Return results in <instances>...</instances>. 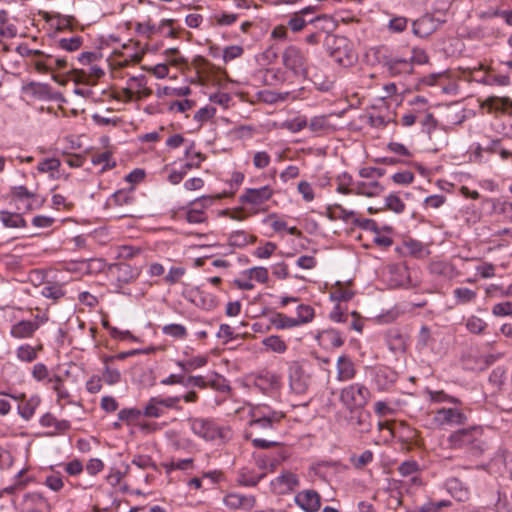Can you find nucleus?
I'll use <instances>...</instances> for the list:
<instances>
[{"instance_id":"nucleus-7","label":"nucleus","mask_w":512,"mask_h":512,"mask_svg":"<svg viewBox=\"0 0 512 512\" xmlns=\"http://www.w3.org/2000/svg\"><path fill=\"white\" fill-rule=\"evenodd\" d=\"M151 94L152 90L147 86V78L144 75L129 77L126 87L120 91L121 99L126 102L143 100Z\"/></svg>"},{"instance_id":"nucleus-49","label":"nucleus","mask_w":512,"mask_h":512,"mask_svg":"<svg viewBox=\"0 0 512 512\" xmlns=\"http://www.w3.org/2000/svg\"><path fill=\"white\" fill-rule=\"evenodd\" d=\"M16 357L21 362L31 363L37 359V348L30 344H22L16 349Z\"/></svg>"},{"instance_id":"nucleus-23","label":"nucleus","mask_w":512,"mask_h":512,"mask_svg":"<svg viewBox=\"0 0 512 512\" xmlns=\"http://www.w3.org/2000/svg\"><path fill=\"white\" fill-rule=\"evenodd\" d=\"M316 340L325 349L338 348L344 344V338L341 333L332 328L319 331L316 335Z\"/></svg>"},{"instance_id":"nucleus-52","label":"nucleus","mask_w":512,"mask_h":512,"mask_svg":"<svg viewBox=\"0 0 512 512\" xmlns=\"http://www.w3.org/2000/svg\"><path fill=\"white\" fill-rule=\"evenodd\" d=\"M112 359H113L112 357H107L104 359L105 366H104L102 378H103L104 382L108 385H115L118 382H120V380H121L120 371L116 368H111L110 366L107 365L108 361H110Z\"/></svg>"},{"instance_id":"nucleus-27","label":"nucleus","mask_w":512,"mask_h":512,"mask_svg":"<svg viewBox=\"0 0 512 512\" xmlns=\"http://www.w3.org/2000/svg\"><path fill=\"white\" fill-rule=\"evenodd\" d=\"M224 504L231 509L249 510L255 505L254 496H244L238 493H229L224 497Z\"/></svg>"},{"instance_id":"nucleus-28","label":"nucleus","mask_w":512,"mask_h":512,"mask_svg":"<svg viewBox=\"0 0 512 512\" xmlns=\"http://www.w3.org/2000/svg\"><path fill=\"white\" fill-rule=\"evenodd\" d=\"M336 368L337 380L340 382L350 381L356 375L355 365L347 355H342L338 358Z\"/></svg>"},{"instance_id":"nucleus-29","label":"nucleus","mask_w":512,"mask_h":512,"mask_svg":"<svg viewBox=\"0 0 512 512\" xmlns=\"http://www.w3.org/2000/svg\"><path fill=\"white\" fill-rule=\"evenodd\" d=\"M0 222L5 228L18 229L26 228L27 222L19 212H11L8 210L0 211Z\"/></svg>"},{"instance_id":"nucleus-60","label":"nucleus","mask_w":512,"mask_h":512,"mask_svg":"<svg viewBox=\"0 0 512 512\" xmlns=\"http://www.w3.org/2000/svg\"><path fill=\"white\" fill-rule=\"evenodd\" d=\"M314 318V309L309 305L301 304L297 307V317L294 318L297 322V326L305 323H309Z\"/></svg>"},{"instance_id":"nucleus-45","label":"nucleus","mask_w":512,"mask_h":512,"mask_svg":"<svg viewBox=\"0 0 512 512\" xmlns=\"http://www.w3.org/2000/svg\"><path fill=\"white\" fill-rule=\"evenodd\" d=\"M328 211L330 213L331 218L340 219L345 222L353 223V220L357 218L356 213L354 211L347 210L340 204H335L329 207Z\"/></svg>"},{"instance_id":"nucleus-3","label":"nucleus","mask_w":512,"mask_h":512,"mask_svg":"<svg viewBox=\"0 0 512 512\" xmlns=\"http://www.w3.org/2000/svg\"><path fill=\"white\" fill-rule=\"evenodd\" d=\"M482 436L483 428L472 426L454 431L449 435L447 441L452 449L471 447L473 450H482Z\"/></svg>"},{"instance_id":"nucleus-1","label":"nucleus","mask_w":512,"mask_h":512,"mask_svg":"<svg viewBox=\"0 0 512 512\" xmlns=\"http://www.w3.org/2000/svg\"><path fill=\"white\" fill-rule=\"evenodd\" d=\"M250 420L246 438L250 439L252 445L258 449H269L278 446L277 441L259 437V435H270L278 429L284 418V413L276 411L267 405H256L250 409Z\"/></svg>"},{"instance_id":"nucleus-15","label":"nucleus","mask_w":512,"mask_h":512,"mask_svg":"<svg viewBox=\"0 0 512 512\" xmlns=\"http://www.w3.org/2000/svg\"><path fill=\"white\" fill-rule=\"evenodd\" d=\"M214 202L211 196H202L190 203L186 212V220L191 224L203 223L207 220L205 209L210 207Z\"/></svg>"},{"instance_id":"nucleus-35","label":"nucleus","mask_w":512,"mask_h":512,"mask_svg":"<svg viewBox=\"0 0 512 512\" xmlns=\"http://www.w3.org/2000/svg\"><path fill=\"white\" fill-rule=\"evenodd\" d=\"M386 343L392 352L404 351L406 347L405 337L396 329L391 328L385 335Z\"/></svg>"},{"instance_id":"nucleus-22","label":"nucleus","mask_w":512,"mask_h":512,"mask_svg":"<svg viewBox=\"0 0 512 512\" xmlns=\"http://www.w3.org/2000/svg\"><path fill=\"white\" fill-rule=\"evenodd\" d=\"M22 507L25 512H43L49 508L47 499L39 492L24 495Z\"/></svg>"},{"instance_id":"nucleus-33","label":"nucleus","mask_w":512,"mask_h":512,"mask_svg":"<svg viewBox=\"0 0 512 512\" xmlns=\"http://www.w3.org/2000/svg\"><path fill=\"white\" fill-rule=\"evenodd\" d=\"M494 18H502L505 24L512 27V9L503 10L499 7H489L487 11L479 13L480 21H488Z\"/></svg>"},{"instance_id":"nucleus-38","label":"nucleus","mask_w":512,"mask_h":512,"mask_svg":"<svg viewBox=\"0 0 512 512\" xmlns=\"http://www.w3.org/2000/svg\"><path fill=\"white\" fill-rule=\"evenodd\" d=\"M142 413L148 418H160L165 414L163 405H161L160 396L151 397L145 406Z\"/></svg>"},{"instance_id":"nucleus-31","label":"nucleus","mask_w":512,"mask_h":512,"mask_svg":"<svg viewBox=\"0 0 512 512\" xmlns=\"http://www.w3.org/2000/svg\"><path fill=\"white\" fill-rule=\"evenodd\" d=\"M265 476L266 472H256L253 468L243 467L238 472L237 482L243 486H255Z\"/></svg>"},{"instance_id":"nucleus-11","label":"nucleus","mask_w":512,"mask_h":512,"mask_svg":"<svg viewBox=\"0 0 512 512\" xmlns=\"http://www.w3.org/2000/svg\"><path fill=\"white\" fill-rule=\"evenodd\" d=\"M26 55L33 57L34 66L38 72H48L54 69L67 67V60L64 57L45 55L40 50L26 49Z\"/></svg>"},{"instance_id":"nucleus-47","label":"nucleus","mask_w":512,"mask_h":512,"mask_svg":"<svg viewBox=\"0 0 512 512\" xmlns=\"http://www.w3.org/2000/svg\"><path fill=\"white\" fill-rule=\"evenodd\" d=\"M242 276L265 284L269 280L268 269L262 266L252 267L242 272Z\"/></svg>"},{"instance_id":"nucleus-30","label":"nucleus","mask_w":512,"mask_h":512,"mask_svg":"<svg viewBox=\"0 0 512 512\" xmlns=\"http://www.w3.org/2000/svg\"><path fill=\"white\" fill-rule=\"evenodd\" d=\"M397 378V373L389 367H380L375 373V382L381 390L389 389Z\"/></svg>"},{"instance_id":"nucleus-41","label":"nucleus","mask_w":512,"mask_h":512,"mask_svg":"<svg viewBox=\"0 0 512 512\" xmlns=\"http://www.w3.org/2000/svg\"><path fill=\"white\" fill-rule=\"evenodd\" d=\"M228 241L230 246L243 248L248 244L254 243L256 237L246 231L238 230L230 234Z\"/></svg>"},{"instance_id":"nucleus-34","label":"nucleus","mask_w":512,"mask_h":512,"mask_svg":"<svg viewBox=\"0 0 512 512\" xmlns=\"http://www.w3.org/2000/svg\"><path fill=\"white\" fill-rule=\"evenodd\" d=\"M40 424L43 427H54L55 431L51 433L52 435L63 433L70 429L71 424L67 420H58L53 414L51 413H45L40 418Z\"/></svg>"},{"instance_id":"nucleus-42","label":"nucleus","mask_w":512,"mask_h":512,"mask_svg":"<svg viewBox=\"0 0 512 512\" xmlns=\"http://www.w3.org/2000/svg\"><path fill=\"white\" fill-rule=\"evenodd\" d=\"M353 296L354 292L349 287V284H342L341 282H336L330 292L331 299L338 302H347L351 300Z\"/></svg>"},{"instance_id":"nucleus-18","label":"nucleus","mask_w":512,"mask_h":512,"mask_svg":"<svg viewBox=\"0 0 512 512\" xmlns=\"http://www.w3.org/2000/svg\"><path fill=\"white\" fill-rule=\"evenodd\" d=\"M441 24L442 21L433 15L425 14L413 22L412 31L416 36L424 38L435 32Z\"/></svg>"},{"instance_id":"nucleus-61","label":"nucleus","mask_w":512,"mask_h":512,"mask_svg":"<svg viewBox=\"0 0 512 512\" xmlns=\"http://www.w3.org/2000/svg\"><path fill=\"white\" fill-rule=\"evenodd\" d=\"M104 75V71L98 66H90L88 70H81L79 79L89 84H93L97 79Z\"/></svg>"},{"instance_id":"nucleus-5","label":"nucleus","mask_w":512,"mask_h":512,"mask_svg":"<svg viewBox=\"0 0 512 512\" xmlns=\"http://www.w3.org/2000/svg\"><path fill=\"white\" fill-rule=\"evenodd\" d=\"M284 67L296 77L306 78L308 75L307 55L297 46L290 45L282 53Z\"/></svg>"},{"instance_id":"nucleus-46","label":"nucleus","mask_w":512,"mask_h":512,"mask_svg":"<svg viewBox=\"0 0 512 512\" xmlns=\"http://www.w3.org/2000/svg\"><path fill=\"white\" fill-rule=\"evenodd\" d=\"M110 205L127 206L134 202V195L132 190H118L110 198Z\"/></svg>"},{"instance_id":"nucleus-6","label":"nucleus","mask_w":512,"mask_h":512,"mask_svg":"<svg viewBox=\"0 0 512 512\" xmlns=\"http://www.w3.org/2000/svg\"><path fill=\"white\" fill-rule=\"evenodd\" d=\"M273 194L274 191L269 185L259 188H247L239 196V202L256 213L262 210V206L272 198Z\"/></svg>"},{"instance_id":"nucleus-19","label":"nucleus","mask_w":512,"mask_h":512,"mask_svg":"<svg viewBox=\"0 0 512 512\" xmlns=\"http://www.w3.org/2000/svg\"><path fill=\"white\" fill-rule=\"evenodd\" d=\"M254 385L265 394L277 392L281 387L280 376L274 372H262L254 379Z\"/></svg>"},{"instance_id":"nucleus-10","label":"nucleus","mask_w":512,"mask_h":512,"mask_svg":"<svg viewBox=\"0 0 512 512\" xmlns=\"http://www.w3.org/2000/svg\"><path fill=\"white\" fill-rule=\"evenodd\" d=\"M48 320V315L44 313L35 315L33 320L17 321L10 328V336L15 339H30Z\"/></svg>"},{"instance_id":"nucleus-50","label":"nucleus","mask_w":512,"mask_h":512,"mask_svg":"<svg viewBox=\"0 0 512 512\" xmlns=\"http://www.w3.org/2000/svg\"><path fill=\"white\" fill-rule=\"evenodd\" d=\"M270 322L277 330H284L297 327L296 320L283 313H277L274 316H272Z\"/></svg>"},{"instance_id":"nucleus-55","label":"nucleus","mask_w":512,"mask_h":512,"mask_svg":"<svg viewBox=\"0 0 512 512\" xmlns=\"http://www.w3.org/2000/svg\"><path fill=\"white\" fill-rule=\"evenodd\" d=\"M426 394L429 397V400L433 403H454V404H460L461 401L458 398H455L453 396L448 395L443 390H426Z\"/></svg>"},{"instance_id":"nucleus-39","label":"nucleus","mask_w":512,"mask_h":512,"mask_svg":"<svg viewBox=\"0 0 512 512\" xmlns=\"http://www.w3.org/2000/svg\"><path fill=\"white\" fill-rule=\"evenodd\" d=\"M335 182L337 184L336 191L343 195H354V181L352 176L343 172L336 176Z\"/></svg>"},{"instance_id":"nucleus-43","label":"nucleus","mask_w":512,"mask_h":512,"mask_svg":"<svg viewBox=\"0 0 512 512\" xmlns=\"http://www.w3.org/2000/svg\"><path fill=\"white\" fill-rule=\"evenodd\" d=\"M262 345L266 349L278 354L285 353L288 348L286 342L278 335H270L264 338L262 340Z\"/></svg>"},{"instance_id":"nucleus-37","label":"nucleus","mask_w":512,"mask_h":512,"mask_svg":"<svg viewBox=\"0 0 512 512\" xmlns=\"http://www.w3.org/2000/svg\"><path fill=\"white\" fill-rule=\"evenodd\" d=\"M194 146V143L191 142L185 149V157L188 159V161L182 166L187 172L191 169L199 168L201 163L206 159L205 155L199 151L194 150Z\"/></svg>"},{"instance_id":"nucleus-25","label":"nucleus","mask_w":512,"mask_h":512,"mask_svg":"<svg viewBox=\"0 0 512 512\" xmlns=\"http://www.w3.org/2000/svg\"><path fill=\"white\" fill-rule=\"evenodd\" d=\"M378 429L379 430H384V429L389 430L391 437H396V435L398 433H400V430H401V432H402L401 437H403L405 439V441L412 440L416 435L415 430L410 428L409 425L404 421H400L399 423H397L395 421L393 423H390L388 421L379 422Z\"/></svg>"},{"instance_id":"nucleus-53","label":"nucleus","mask_w":512,"mask_h":512,"mask_svg":"<svg viewBox=\"0 0 512 512\" xmlns=\"http://www.w3.org/2000/svg\"><path fill=\"white\" fill-rule=\"evenodd\" d=\"M477 82L487 86H508L510 77L508 75H489L486 73Z\"/></svg>"},{"instance_id":"nucleus-16","label":"nucleus","mask_w":512,"mask_h":512,"mask_svg":"<svg viewBox=\"0 0 512 512\" xmlns=\"http://www.w3.org/2000/svg\"><path fill=\"white\" fill-rule=\"evenodd\" d=\"M294 501L305 512H318L321 507V496L313 489L300 491Z\"/></svg>"},{"instance_id":"nucleus-21","label":"nucleus","mask_w":512,"mask_h":512,"mask_svg":"<svg viewBox=\"0 0 512 512\" xmlns=\"http://www.w3.org/2000/svg\"><path fill=\"white\" fill-rule=\"evenodd\" d=\"M384 66L391 76L408 75L413 72V66L408 58L389 57L385 60Z\"/></svg>"},{"instance_id":"nucleus-62","label":"nucleus","mask_w":512,"mask_h":512,"mask_svg":"<svg viewBox=\"0 0 512 512\" xmlns=\"http://www.w3.org/2000/svg\"><path fill=\"white\" fill-rule=\"evenodd\" d=\"M430 271L435 275L451 277L453 275V266L445 261H434L430 264Z\"/></svg>"},{"instance_id":"nucleus-20","label":"nucleus","mask_w":512,"mask_h":512,"mask_svg":"<svg viewBox=\"0 0 512 512\" xmlns=\"http://www.w3.org/2000/svg\"><path fill=\"white\" fill-rule=\"evenodd\" d=\"M385 190V187L377 180H362L354 185V195L367 198L379 197Z\"/></svg>"},{"instance_id":"nucleus-44","label":"nucleus","mask_w":512,"mask_h":512,"mask_svg":"<svg viewBox=\"0 0 512 512\" xmlns=\"http://www.w3.org/2000/svg\"><path fill=\"white\" fill-rule=\"evenodd\" d=\"M398 488L404 489L407 493H413L415 490L423 485L420 472L415 473L411 476L403 478V480L396 481Z\"/></svg>"},{"instance_id":"nucleus-9","label":"nucleus","mask_w":512,"mask_h":512,"mask_svg":"<svg viewBox=\"0 0 512 512\" xmlns=\"http://www.w3.org/2000/svg\"><path fill=\"white\" fill-rule=\"evenodd\" d=\"M467 422L466 414L459 408H439L433 412L432 423L437 428L461 426Z\"/></svg>"},{"instance_id":"nucleus-17","label":"nucleus","mask_w":512,"mask_h":512,"mask_svg":"<svg viewBox=\"0 0 512 512\" xmlns=\"http://www.w3.org/2000/svg\"><path fill=\"white\" fill-rule=\"evenodd\" d=\"M173 20L166 19L162 20L159 25L150 24V22L139 23L137 25V32L146 35L147 38H151L156 34H162L166 37H174L175 31L172 28Z\"/></svg>"},{"instance_id":"nucleus-40","label":"nucleus","mask_w":512,"mask_h":512,"mask_svg":"<svg viewBox=\"0 0 512 512\" xmlns=\"http://www.w3.org/2000/svg\"><path fill=\"white\" fill-rule=\"evenodd\" d=\"M368 413L359 412L350 418V424L360 434H366L371 431L372 424Z\"/></svg>"},{"instance_id":"nucleus-59","label":"nucleus","mask_w":512,"mask_h":512,"mask_svg":"<svg viewBox=\"0 0 512 512\" xmlns=\"http://www.w3.org/2000/svg\"><path fill=\"white\" fill-rule=\"evenodd\" d=\"M451 505V501L449 500H441L438 502L427 501L422 504L419 508L415 510H409L406 512H440V510L444 507H449Z\"/></svg>"},{"instance_id":"nucleus-32","label":"nucleus","mask_w":512,"mask_h":512,"mask_svg":"<svg viewBox=\"0 0 512 512\" xmlns=\"http://www.w3.org/2000/svg\"><path fill=\"white\" fill-rule=\"evenodd\" d=\"M43 19L58 31L70 29L73 17L55 12H43Z\"/></svg>"},{"instance_id":"nucleus-58","label":"nucleus","mask_w":512,"mask_h":512,"mask_svg":"<svg viewBox=\"0 0 512 512\" xmlns=\"http://www.w3.org/2000/svg\"><path fill=\"white\" fill-rule=\"evenodd\" d=\"M83 43L80 36H73L70 38H60L57 40V46L65 51L73 52L78 50Z\"/></svg>"},{"instance_id":"nucleus-64","label":"nucleus","mask_w":512,"mask_h":512,"mask_svg":"<svg viewBox=\"0 0 512 512\" xmlns=\"http://www.w3.org/2000/svg\"><path fill=\"white\" fill-rule=\"evenodd\" d=\"M33 379L37 382H49L50 376L48 367L44 363H36L31 370Z\"/></svg>"},{"instance_id":"nucleus-8","label":"nucleus","mask_w":512,"mask_h":512,"mask_svg":"<svg viewBox=\"0 0 512 512\" xmlns=\"http://www.w3.org/2000/svg\"><path fill=\"white\" fill-rule=\"evenodd\" d=\"M108 275L115 281L118 292L124 286L134 282L140 275V270L127 263H113L108 266Z\"/></svg>"},{"instance_id":"nucleus-56","label":"nucleus","mask_w":512,"mask_h":512,"mask_svg":"<svg viewBox=\"0 0 512 512\" xmlns=\"http://www.w3.org/2000/svg\"><path fill=\"white\" fill-rule=\"evenodd\" d=\"M162 333L175 339H185L188 334L185 326L176 323L164 325Z\"/></svg>"},{"instance_id":"nucleus-14","label":"nucleus","mask_w":512,"mask_h":512,"mask_svg":"<svg viewBox=\"0 0 512 512\" xmlns=\"http://www.w3.org/2000/svg\"><path fill=\"white\" fill-rule=\"evenodd\" d=\"M300 485L299 477L291 471H283L270 483L271 490L277 495H286L293 492Z\"/></svg>"},{"instance_id":"nucleus-54","label":"nucleus","mask_w":512,"mask_h":512,"mask_svg":"<svg viewBox=\"0 0 512 512\" xmlns=\"http://www.w3.org/2000/svg\"><path fill=\"white\" fill-rule=\"evenodd\" d=\"M511 104V101L507 97H497V96H491L488 97L484 105L490 110V111H505Z\"/></svg>"},{"instance_id":"nucleus-63","label":"nucleus","mask_w":512,"mask_h":512,"mask_svg":"<svg viewBox=\"0 0 512 512\" xmlns=\"http://www.w3.org/2000/svg\"><path fill=\"white\" fill-rule=\"evenodd\" d=\"M308 122L304 116H298L282 123L281 127L292 133H297L307 127Z\"/></svg>"},{"instance_id":"nucleus-36","label":"nucleus","mask_w":512,"mask_h":512,"mask_svg":"<svg viewBox=\"0 0 512 512\" xmlns=\"http://www.w3.org/2000/svg\"><path fill=\"white\" fill-rule=\"evenodd\" d=\"M448 490L458 502H466L470 499V491L460 480L453 478L448 481Z\"/></svg>"},{"instance_id":"nucleus-12","label":"nucleus","mask_w":512,"mask_h":512,"mask_svg":"<svg viewBox=\"0 0 512 512\" xmlns=\"http://www.w3.org/2000/svg\"><path fill=\"white\" fill-rule=\"evenodd\" d=\"M6 395L18 402L17 412L25 421H29L34 416L41 403V397L38 394L30 397H26L24 393Z\"/></svg>"},{"instance_id":"nucleus-57","label":"nucleus","mask_w":512,"mask_h":512,"mask_svg":"<svg viewBox=\"0 0 512 512\" xmlns=\"http://www.w3.org/2000/svg\"><path fill=\"white\" fill-rule=\"evenodd\" d=\"M27 90L35 97L39 99H49L51 97V88L47 84L42 83H30L27 86Z\"/></svg>"},{"instance_id":"nucleus-13","label":"nucleus","mask_w":512,"mask_h":512,"mask_svg":"<svg viewBox=\"0 0 512 512\" xmlns=\"http://www.w3.org/2000/svg\"><path fill=\"white\" fill-rule=\"evenodd\" d=\"M9 195L11 201L22 203L25 211H31L39 208L44 202L43 199L38 198L36 193L29 191L23 185L12 187Z\"/></svg>"},{"instance_id":"nucleus-4","label":"nucleus","mask_w":512,"mask_h":512,"mask_svg":"<svg viewBox=\"0 0 512 512\" xmlns=\"http://www.w3.org/2000/svg\"><path fill=\"white\" fill-rule=\"evenodd\" d=\"M369 397V389L364 384L353 383L341 389L339 400L346 409L353 412L356 409H362Z\"/></svg>"},{"instance_id":"nucleus-26","label":"nucleus","mask_w":512,"mask_h":512,"mask_svg":"<svg viewBox=\"0 0 512 512\" xmlns=\"http://www.w3.org/2000/svg\"><path fill=\"white\" fill-rule=\"evenodd\" d=\"M289 457L288 451L281 447L277 455L275 457H270L268 455H259L256 459L257 466L262 470L261 472H265V470L274 471L276 467L284 460Z\"/></svg>"},{"instance_id":"nucleus-2","label":"nucleus","mask_w":512,"mask_h":512,"mask_svg":"<svg viewBox=\"0 0 512 512\" xmlns=\"http://www.w3.org/2000/svg\"><path fill=\"white\" fill-rule=\"evenodd\" d=\"M191 431L205 441L226 442L231 438V429L218 425L209 418L194 417L188 420Z\"/></svg>"},{"instance_id":"nucleus-51","label":"nucleus","mask_w":512,"mask_h":512,"mask_svg":"<svg viewBox=\"0 0 512 512\" xmlns=\"http://www.w3.org/2000/svg\"><path fill=\"white\" fill-rule=\"evenodd\" d=\"M385 208L401 214L405 211L406 205L397 193H390L385 197Z\"/></svg>"},{"instance_id":"nucleus-24","label":"nucleus","mask_w":512,"mask_h":512,"mask_svg":"<svg viewBox=\"0 0 512 512\" xmlns=\"http://www.w3.org/2000/svg\"><path fill=\"white\" fill-rule=\"evenodd\" d=\"M289 386L290 390L298 395L304 394L307 391L308 377L304 374L300 366L290 368Z\"/></svg>"},{"instance_id":"nucleus-48","label":"nucleus","mask_w":512,"mask_h":512,"mask_svg":"<svg viewBox=\"0 0 512 512\" xmlns=\"http://www.w3.org/2000/svg\"><path fill=\"white\" fill-rule=\"evenodd\" d=\"M91 162L94 165H101V172L107 171L116 166V161L112 158V153L110 151H104L94 155Z\"/></svg>"}]
</instances>
